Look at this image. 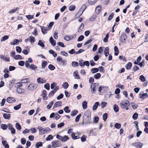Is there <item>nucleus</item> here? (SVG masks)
<instances>
[{"instance_id": "obj_23", "label": "nucleus", "mask_w": 148, "mask_h": 148, "mask_svg": "<svg viewBox=\"0 0 148 148\" xmlns=\"http://www.w3.org/2000/svg\"><path fill=\"white\" fill-rule=\"evenodd\" d=\"M114 51H115L114 54L116 56H117L119 53V50L117 47L116 46H115L114 48Z\"/></svg>"}, {"instance_id": "obj_12", "label": "nucleus", "mask_w": 148, "mask_h": 148, "mask_svg": "<svg viewBox=\"0 0 148 148\" xmlns=\"http://www.w3.org/2000/svg\"><path fill=\"white\" fill-rule=\"evenodd\" d=\"M101 6L100 5H98L95 8V12L96 14H98L101 12Z\"/></svg>"}, {"instance_id": "obj_49", "label": "nucleus", "mask_w": 148, "mask_h": 148, "mask_svg": "<svg viewBox=\"0 0 148 148\" xmlns=\"http://www.w3.org/2000/svg\"><path fill=\"white\" fill-rule=\"evenodd\" d=\"M97 0H88V1L90 4L92 5L96 3Z\"/></svg>"}, {"instance_id": "obj_29", "label": "nucleus", "mask_w": 148, "mask_h": 148, "mask_svg": "<svg viewBox=\"0 0 148 148\" xmlns=\"http://www.w3.org/2000/svg\"><path fill=\"white\" fill-rule=\"evenodd\" d=\"M99 71V69L98 68H92L91 70V72L92 73H95Z\"/></svg>"}, {"instance_id": "obj_1", "label": "nucleus", "mask_w": 148, "mask_h": 148, "mask_svg": "<svg viewBox=\"0 0 148 148\" xmlns=\"http://www.w3.org/2000/svg\"><path fill=\"white\" fill-rule=\"evenodd\" d=\"M90 114V111L89 110H87L84 114V117L86 118V119L87 121L86 122H85L84 124H87L92 123L90 121L91 119Z\"/></svg>"}, {"instance_id": "obj_47", "label": "nucleus", "mask_w": 148, "mask_h": 148, "mask_svg": "<svg viewBox=\"0 0 148 148\" xmlns=\"http://www.w3.org/2000/svg\"><path fill=\"white\" fill-rule=\"evenodd\" d=\"M75 6L71 5L69 7V9L70 11H72L75 10Z\"/></svg>"}, {"instance_id": "obj_59", "label": "nucleus", "mask_w": 148, "mask_h": 148, "mask_svg": "<svg viewBox=\"0 0 148 148\" xmlns=\"http://www.w3.org/2000/svg\"><path fill=\"white\" fill-rule=\"evenodd\" d=\"M16 50L17 52L18 53L21 52L22 50L21 48L19 46H16Z\"/></svg>"}, {"instance_id": "obj_7", "label": "nucleus", "mask_w": 148, "mask_h": 148, "mask_svg": "<svg viewBox=\"0 0 148 148\" xmlns=\"http://www.w3.org/2000/svg\"><path fill=\"white\" fill-rule=\"evenodd\" d=\"M143 144L140 142H137L133 143L132 145H133L136 148H141Z\"/></svg>"}, {"instance_id": "obj_22", "label": "nucleus", "mask_w": 148, "mask_h": 148, "mask_svg": "<svg viewBox=\"0 0 148 148\" xmlns=\"http://www.w3.org/2000/svg\"><path fill=\"white\" fill-rule=\"evenodd\" d=\"M132 65V63L131 62H129L126 66L125 68L127 70H129L131 69Z\"/></svg>"}, {"instance_id": "obj_19", "label": "nucleus", "mask_w": 148, "mask_h": 148, "mask_svg": "<svg viewBox=\"0 0 148 148\" xmlns=\"http://www.w3.org/2000/svg\"><path fill=\"white\" fill-rule=\"evenodd\" d=\"M73 75L75 77V78L77 79H79L80 77L79 75L78 72L77 71H76L73 73Z\"/></svg>"}, {"instance_id": "obj_24", "label": "nucleus", "mask_w": 148, "mask_h": 148, "mask_svg": "<svg viewBox=\"0 0 148 148\" xmlns=\"http://www.w3.org/2000/svg\"><path fill=\"white\" fill-rule=\"evenodd\" d=\"M24 90V89L19 87H18L16 89V92L18 93H22Z\"/></svg>"}, {"instance_id": "obj_2", "label": "nucleus", "mask_w": 148, "mask_h": 148, "mask_svg": "<svg viewBox=\"0 0 148 148\" xmlns=\"http://www.w3.org/2000/svg\"><path fill=\"white\" fill-rule=\"evenodd\" d=\"M130 102L128 100H125L121 101L120 103L121 107L122 108L128 110V107L130 106Z\"/></svg>"}, {"instance_id": "obj_64", "label": "nucleus", "mask_w": 148, "mask_h": 148, "mask_svg": "<svg viewBox=\"0 0 148 148\" xmlns=\"http://www.w3.org/2000/svg\"><path fill=\"white\" fill-rule=\"evenodd\" d=\"M84 36L83 35L80 36L78 38L77 41H82L84 39Z\"/></svg>"}, {"instance_id": "obj_60", "label": "nucleus", "mask_w": 148, "mask_h": 148, "mask_svg": "<svg viewBox=\"0 0 148 148\" xmlns=\"http://www.w3.org/2000/svg\"><path fill=\"white\" fill-rule=\"evenodd\" d=\"M133 69L134 71H136L139 69V68L136 65H134L133 67Z\"/></svg>"}, {"instance_id": "obj_52", "label": "nucleus", "mask_w": 148, "mask_h": 148, "mask_svg": "<svg viewBox=\"0 0 148 148\" xmlns=\"http://www.w3.org/2000/svg\"><path fill=\"white\" fill-rule=\"evenodd\" d=\"M114 16V13H112L109 16V17L108 18V21H110L111 20Z\"/></svg>"}, {"instance_id": "obj_46", "label": "nucleus", "mask_w": 148, "mask_h": 148, "mask_svg": "<svg viewBox=\"0 0 148 148\" xmlns=\"http://www.w3.org/2000/svg\"><path fill=\"white\" fill-rule=\"evenodd\" d=\"M49 69L51 70L52 71L54 70L55 69V67L52 64H50L48 66Z\"/></svg>"}, {"instance_id": "obj_39", "label": "nucleus", "mask_w": 148, "mask_h": 148, "mask_svg": "<svg viewBox=\"0 0 148 148\" xmlns=\"http://www.w3.org/2000/svg\"><path fill=\"white\" fill-rule=\"evenodd\" d=\"M139 79L142 82H145L146 81L145 77L142 75L140 76Z\"/></svg>"}, {"instance_id": "obj_51", "label": "nucleus", "mask_w": 148, "mask_h": 148, "mask_svg": "<svg viewBox=\"0 0 148 148\" xmlns=\"http://www.w3.org/2000/svg\"><path fill=\"white\" fill-rule=\"evenodd\" d=\"M54 102L53 101H51L49 103V104L47 106V108L48 109H50L52 106L53 105Z\"/></svg>"}, {"instance_id": "obj_55", "label": "nucleus", "mask_w": 148, "mask_h": 148, "mask_svg": "<svg viewBox=\"0 0 148 148\" xmlns=\"http://www.w3.org/2000/svg\"><path fill=\"white\" fill-rule=\"evenodd\" d=\"M72 66L73 67H77L78 66V63L77 62H72Z\"/></svg>"}, {"instance_id": "obj_41", "label": "nucleus", "mask_w": 148, "mask_h": 148, "mask_svg": "<svg viewBox=\"0 0 148 148\" xmlns=\"http://www.w3.org/2000/svg\"><path fill=\"white\" fill-rule=\"evenodd\" d=\"M38 45L42 47H45V45L44 43L41 40H39L38 42Z\"/></svg>"}, {"instance_id": "obj_5", "label": "nucleus", "mask_w": 148, "mask_h": 148, "mask_svg": "<svg viewBox=\"0 0 148 148\" xmlns=\"http://www.w3.org/2000/svg\"><path fill=\"white\" fill-rule=\"evenodd\" d=\"M52 147H56L60 146V142L57 140H54L52 142Z\"/></svg>"}, {"instance_id": "obj_58", "label": "nucleus", "mask_w": 148, "mask_h": 148, "mask_svg": "<svg viewBox=\"0 0 148 148\" xmlns=\"http://www.w3.org/2000/svg\"><path fill=\"white\" fill-rule=\"evenodd\" d=\"M53 137L51 135H49L46 138V140L47 141H49L53 139Z\"/></svg>"}, {"instance_id": "obj_31", "label": "nucleus", "mask_w": 148, "mask_h": 148, "mask_svg": "<svg viewBox=\"0 0 148 148\" xmlns=\"http://www.w3.org/2000/svg\"><path fill=\"white\" fill-rule=\"evenodd\" d=\"M19 41L18 39H14L13 42H11V44L12 45H14L17 44L19 43Z\"/></svg>"}, {"instance_id": "obj_44", "label": "nucleus", "mask_w": 148, "mask_h": 148, "mask_svg": "<svg viewBox=\"0 0 148 148\" xmlns=\"http://www.w3.org/2000/svg\"><path fill=\"white\" fill-rule=\"evenodd\" d=\"M147 97H148V95L147 93H144L140 97V98H143V99Z\"/></svg>"}, {"instance_id": "obj_40", "label": "nucleus", "mask_w": 148, "mask_h": 148, "mask_svg": "<svg viewBox=\"0 0 148 148\" xmlns=\"http://www.w3.org/2000/svg\"><path fill=\"white\" fill-rule=\"evenodd\" d=\"M16 127L18 130H20L21 129V125L18 123H16L15 124Z\"/></svg>"}, {"instance_id": "obj_43", "label": "nucleus", "mask_w": 148, "mask_h": 148, "mask_svg": "<svg viewBox=\"0 0 148 148\" xmlns=\"http://www.w3.org/2000/svg\"><path fill=\"white\" fill-rule=\"evenodd\" d=\"M69 109V107L68 106H66L63 109L65 112L69 113L70 112V110Z\"/></svg>"}, {"instance_id": "obj_4", "label": "nucleus", "mask_w": 148, "mask_h": 148, "mask_svg": "<svg viewBox=\"0 0 148 148\" xmlns=\"http://www.w3.org/2000/svg\"><path fill=\"white\" fill-rule=\"evenodd\" d=\"M37 86L35 84H31L28 86L27 88L30 90L34 91L37 89Z\"/></svg>"}, {"instance_id": "obj_35", "label": "nucleus", "mask_w": 148, "mask_h": 148, "mask_svg": "<svg viewBox=\"0 0 148 148\" xmlns=\"http://www.w3.org/2000/svg\"><path fill=\"white\" fill-rule=\"evenodd\" d=\"M138 114L137 113H135L133 115L132 118L134 120L137 119L138 117Z\"/></svg>"}, {"instance_id": "obj_48", "label": "nucleus", "mask_w": 148, "mask_h": 148, "mask_svg": "<svg viewBox=\"0 0 148 148\" xmlns=\"http://www.w3.org/2000/svg\"><path fill=\"white\" fill-rule=\"evenodd\" d=\"M78 112V111L77 110H75L73 111V112H71V115L72 116H74L76 115Z\"/></svg>"}, {"instance_id": "obj_17", "label": "nucleus", "mask_w": 148, "mask_h": 148, "mask_svg": "<svg viewBox=\"0 0 148 148\" xmlns=\"http://www.w3.org/2000/svg\"><path fill=\"white\" fill-rule=\"evenodd\" d=\"M69 137L66 135H65L61 137V140L62 141L65 142L69 139Z\"/></svg>"}, {"instance_id": "obj_13", "label": "nucleus", "mask_w": 148, "mask_h": 148, "mask_svg": "<svg viewBox=\"0 0 148 148\" xmlns=\"http://www.w3.org/2000/svg\"><path fill=\"white\" fill-rule=\"evenodd\" d=\"M62 104V102L61 101H57L56 102L53 107V109H54V108H56L58 106H61Z\"/></svg>"}, {"instance_id": "obj_30", "label": "nucleus", "mask_w": 148, "mask_h": 148, "mask_svg": "<svg viewBox=\"0 0 148 148\" xmlns=\"http://www.w3.org/2000/svg\"><path fill=\"white\" fill-rule=\"evenodd\" d=\"M84 27V25L83 23H82L80 27L78 29V32H81L83 29Z\"/></svg>"}, {"instance_id": "obj_38", "label": "nucleus", "mask_w": 148, "mask_h": 148, "mask_svg": "<svg viewBox=\"0 0 148 148\" xmlns=\"http://www.w3.org/2000/svg\"><path fill=\"white\" fill-rule=\"evenodd\" d=\"M9 38V37L7 35H5L2 38L1 41V42L4 41L5 40H7Z\"/></svg>"}, {"instance_id": "obj_8", "label": "nucleus", "mask_w": 148, "mask_h": 148, "mask_svg": "<svg viewBox=\"0 0 148 148\" xmlns=\"http://www.w3.org/2000/svg\"><path fill=\"white\" fill-rule=\"evenodd\" d=\"M38 128L39 130L40 134L42 135L47 132V130L45 128H43L42 127L39 126L38 127Z\"/></svg>"}, {"instance_id": "obj_20", "label": "nucleus", "mask_w": 148, "mask_h": 148, "mask_svg": "<svg viewBox=\"0 0 148 148\" xmlns=\"http://www.w3.org/2000/svg\"><path fill=\"white\" fill-rule=\"evenodd\" d=\"M99 105V104L98 102H97L95 103L94 105L92 107V110H95L97 109L98 106Z\"/></svg>"}, {"instance_id": "obj_21", "label": "nucleus", "mask_w": 148, "mask_h": 148, "mask_svg": "<svg viewBox=\"0 0 148 148\" xmlns=\"http://www.w3.org/2000/svg\"><path fill=\"white\" fill-rule=\"evenodd\" d=\"M97 17V15L95 14H93L89 18V20L90 21H93L95 20L96 19Z\"/></svg>"}, {"instance_id": "obj_45", "label": "nucleus", "mask_w": 148, "mask_h": 148, "mask_svg": "<svg viewBox=\"0 0 148 148\" xmlns=\"http://www.w3.org/2000/svg\"><path fill=\"white\" fill-rule=\"evenodd\" d=\"M69 86V85L68 83L67 82H64L62 85L63 87L65 89L67 88H68Z\"/></svg>"}, {"instance_id": "obj_33", "label": "nucleus", "mask_w": 148, "mask_h": 148, "mask_svg": "<svg viewBox=\"0 0 148 148\" xmlns=\"http://www.w3.org/2000/svg\"><path fill=\"white\" fill-rule=\"evenodd\" d=\"M101 76V74L99 73H98L94 75V77L96 79H98Z\"/></svg>"}, {"instance_id": "obj_16", "label": "nucleus", "mask_w": 148, "mask_h": 148, "mask_svg": "<svg viewBox=\"0 0 148 148\" xmlns=\"http://www.w3.org/2000/svg\"><path fill=\"white\" fill-rule=\"evenodd\" d=\"M49 41L52 45L53 46L56 45V41L54 40L52 37H50L49 39Z\"/></svg>"}, {"instance_id": "obj_37", "label": "nucleus", "mask_w": 148, "mask_h": 148, "mask_svg": "<svg viewBox=\"0 0 148 148\" xmlns=\"http://www.w3.org/2000/svg\"><path fill=\"white\" fill-rule=\"evenodd\" d=\"M14 59L16 60L18 59L21 60L23 59V58L21 55H16L15 57H14Z\"/></svg>"}, {"instance_id": "obj_61", "label": "nucleus", "mask_w": 148, "mask_h": 148, "mask_svg": "<svg viewBox=\"0 0 148 148\" xmlns=\"http://www.w3.org/2000/svg\"><path fill=\"white\" fill-rule=\"evenodd\" d=\"M145 60H143L141 62L139 63V65L141 67L144 66L145 65Z\"/></svg>"}, {"instance_id": "obj_3", "label": "nucleus", "mask_w": 148, "mask_h": 148, "mask_svg": "<svg viewBox=\"0 0 148 148\" xmlns=\"http://www.w3.org/2000/svg\"><path fill=\"white\" fill-rule=\"evenodd\" d=\"M93 84L91 85L90 88L91 91L92 93H95V91L96 89L98 87L99 84L98 83H95L93 85Z\"/></svg>"}, {"instance_id": "obj_14", "label": "nucleus", "mask_w": 148, "mask_h": 148, "mask_svg": "<svg viewBox=\"0 0 148 148\" xmlns=\"http://www.w3.org/2000/svg\"><path fill=\"white\" fill-rule=\"evenodd\" d=\"M6 100L8 102L10 103H12L15 101V99L12 97H9L7 98Z\"/></svg>"}, {"instance_id": "obj_10", "label": "nucleus", "mask_w": 148, "mask_h": 148, "mask_svg": "<svg viewBox=\"0 0 148 148\" xmlns=\"http://www.w3.org/2000/svg\"><path fill=\"white\" fill-rule=\"evenodd\" d=\"M47 93L46 90H43L41 95L43 97L44 100H47L48 99L47 97Z\"/></svg>"}, {"instance_id": "obj_54", "label": "nucleus", "mask_w": 148, "mask_h": 148, "mask_svg": "<svg viewBox=\"0 0 148 148\" xmlns=\"http://www.w3.org/2000/svg\"><path fill=\"white\" fill-rule=\"evenodd\" d=\"M114 126L116 128L119 129L121 128V125L120 123H116L115 124Z\"/></svg>"}, {"instance_id": "obj_15", "label": "nucleus", "mask_w": 148, "mask_h": 148, "mask_svg": "<svg viewBox=\"0 0 148 148\" xmlns=\"http://www.w3.org/2000/svg\"><path fill=\"white\" fill-rule=\"evenodd\" d=\"M37 82L38 83H45L46 82V80L39 77L37 79Z\"/></svg>"}, {"instance_id": "obj_28", "label": "nucleus", "mask_w": 148, "mask_h": 148, "mask_svg": "<svg viewBox=\"0 0 148 148\" xmlns=\"http://www.w3.org/2000/svg\"><path fill=\"white\" fill-rule=\"evenodd\" d=\"M29 68L32 70L35 71L36 70L37 66L34 64H32L29 66Z\"/></svg>"}, {"instance_id": "obj_6", "label": "nucleus", "mask_w": 148, "mask_h": 148, "mask_svg": "<svg viewBox=\"0 0 148 148\" xmlns=\"http://www.w3.org/2000/svg\"><path fill=\"white\" fill-rule=\"evenodd\" d=\"M127 38V35L123 33L121 36L120 37V40L121 42L122 43L124 42Z\"/></svg>"}, {"instance_id": "obj_18", "label": "nucleus", "mask_w": 148, "mask_h": 148, "mask_svg": "<svg viewBox=\"0 0 148 148\" xmlns=\"http://www.w3.org/2000/svg\"><path fill=\"white\" fill-rule=\"evenodd\" d=\"M3 117L5 119L9 120L11 117V115L10 114L4 113L3 114Z\"/></svg>"}, {"instance_id": "obj_62", "label": "nucleus", "mask_w": 148, "mask_h": 148, "mask_svg": "<svg viewBox=\"0 0 148 148\" xmlns=\"http://www.w3.org/2000/svg\"><path fill=\"white\" fill-rule=\"evenodd\" d=\"M45 88L47 90H49L50 89V85L49 84L47 83L44 85Z\"/></svg>"}, {"instance_id": "obj_63", "label": "nucleus", "mask_w": 148, "mask_h": 148, "mask_svg": "<svg viewBox=\"0 0 148 148\" xmlns=\"http://www.w3.org/2000/svg\"><path fill=\"white\" fill-rule=\"evenodd\" d=\"M81 116V114H80L76 116L75 119V121L76 122H77L79 121V119Z\"/></svg>"}, {"instance_id": "obj_27", "label": "nucleus", "mask_w": 148, "mask_h": 148, "mask_svg": "<svg viewBox=\"0 0 148 148\" xmlns=\"http://www.w3.org/2000/svg\"><path fill=\"white\" fill-rule=\"evenodd\" d=\"M29 41L32 44L36 40V39L35 38L32 36H31L29 37Z\"/></svg>"}, {"instance_id": "obj_53", "label": "nucleus", "mask_w": 148, "mask_h": 148, "mask_svg": "<svg viewBox=\"0 0 148 148\" xmlns=\"http://www.w3.org/2000/svg\"><path fill=\"white\" fill-rule=\"evenodd\" d=\"M21 104L19 103L18 105L14 106V109L16 110H18L21 108Z\"/></svg>"}, {"instance_id": "obj_56", "label": "nucleus", "mask_w": 148, "mask_h": 148, "mask_svg": "<svg viewBox=\"0 0 148 148\" xmlns=\"http://www.w3.org/2000/svg\"><path fill=\"white\" fill-rule=\"evenodd\" d=\"M99 120V117L98 116H95L94 117L93 121L95 123H98Z\"/></svg>"}, {"instance_id": "obj_42", "label": "nucleus", "mask_w": 148, "mask_h": 148, "mask_svg": "<svg viewBox=\"0 0 148 148\" xmlns=\"http://www.w3.org/2000/svg\"><path fill=\"white\" fill-rule=\"evenodd\" d=\"M108 114L107 113H105L103 114V117L104 121H106L108 118Z\"/></svg>"}, {"instance_id": "obj_36", "label": "nucleus", "mask_w": 148, "mask_h": 148, "mask_svg": "<svg viewBox=\"0 0 148 148\" xmlns=\"http://www.w3.org/2000/svg\"><path fill=\"white\" fill-rule=\"evenodd\" d=\"M47 64V62L45 61H42V68L43 69L44 68Z\"/></svg>"}, {"instance_id": "obj_26", "label": "nucleus", "mask_w": 148, "mask_h": 148, "mask_svg": "<svg viewBox=\"0 0 148 148\" xmlns=\"http://www.w3.org/2000/svg\"><path fill=\"white\" fill-rule=\"evenodd\" d=\"M73 38V37H71V36L67 35L66 36L64 37V40L66 41H69Z\"/></svg>"}, {"instance_id": "obj_34", "label": "nucleus", "mask_w": 148, "mask_h": 148, "mask_svg": "<svg viewBox=\"0 0 148 148\" xmlns=\"http://www.w3.org/2000/svg\"><path fill=\"white\" fill-rule=\"evenodd\" d=\"M113 109L114 111L115 112H118L119 111V108L118 106L116 104H114V105Z\"/></svg>"}, {"instance_id": "obj_57", "label": "nucleus", "mask_w": 148, "mask_h": 148, "mask_svg": "<svg viewBox=\"0 0 148 148\" xmlns=\"http://www.w3.org/2000/svg\"><path fill=\"white\" fill-rule=\"evenodd\" d=\"M1 128L3 130H6L7 129V126L5 124H2L1 125Z\"/></svg>"}, {"instance_id": "obj_50", "label": "nucleus", "mask_w": 148, "mask_h": 148, "mask_svg": "<svg viewBox=\"0 0 148 148\" xmlns=\"http://www.w3.org/2000/svg\"><path fill=\"white\" fill-rule=\"evenodd\" d=\"M56 92L54 91L53 90L51 91L48 94V96L49 97H52L54 94Z\"/></svg>"}, {"instance_id": "obj_11", "label": "nucleus", "mask_w": 148, "mask_h": 148, "mask_svg": "<svg viewBox=\"0 0 148 148\" xmlns=\"http://www.w3.org/2000/svg\"><path fill=\"white\" fill-rule=\"evenodd\" d=\"M87 8L86 6L85 5H83L82 6L81 8H80L78 12V13H80V12H82V13L80 14V16H81L83 12Z\"/></svg>"}, {"instance_id": "obj_32", "label": "nucleus", "mask_w": 148, "mask_h": 148, "mask_svg": "<svg viewBox=\"0 0 148 148\" xmlns=\"http://www.w3.org/2000/svg\"><path fill=\"white\" fill-rule=\"evenodd\" d=\"M36 146L37 148H38L42 146V143L41 142H37L35 145Z\"/></svg>"}, {"instance_id": "obj_25", "label": "nucleus", "mask_w": 148, "mask_h": 148, "mask_svg": "<svg viewBox=\"0 0 148 148\" xmlns=\"http://www.w3.org/2000/svg\"><path fill=\"white\" fill-rule=\"evenodd\" d=\"M87 102L86 101H84L82 103V106L84 109H85L87 108Z\"/></svg>"}, {"instance_id": "obj_9", "label": "nucleus", "mask_w": 148, "mask_h": 148, "mask_svg": "<svg viewBox=\"0 0 148 148\" xmlns=\"http://www.w3.org/2000/svg\"><path fill=\"white\" fill-rule=\"evenodd\" d=\"M41 28V31L43 34H45L47 33V31L48 30L47 28H46L44 27L41 26L39 25L38 24H37Z\"/></svg>"}]
</instances>
